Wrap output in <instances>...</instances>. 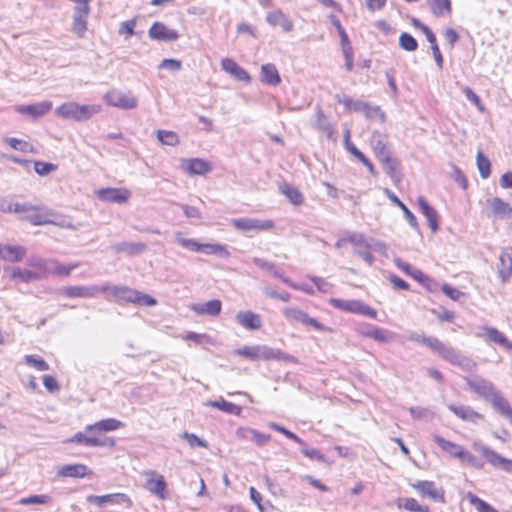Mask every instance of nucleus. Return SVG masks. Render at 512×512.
<instances>
[{
  "mask_svg": "<svg viewBox=\"0 0 512 512\" xmlns=\"http://www.w3.org/2000/svg\"><path fill=\"white\" fill-rule=\"evenodd\" d=\"M477 167L481 178L486 179L491 174V163L490 160L479 151L476 156Z\"/></svg>",
  "mask_w": 512,
  "mask_h": 512,
  "instance_id": "de8ad7c7",
  "label": "nucleus"
},
{
  "mask_svg": "<svg viewBox=\"0 0 512 512\" xmlns=\"http://www.w3.org/2000/svg\"><path fill=\"white\" fill-rule=\"evenodd\" d=\"M25 255V249L21 246H10L0 244V258L11 261L19 262Z\"/></svg>",
  "mask_w": 512,
  "mask_h": 512,
  "instance_id": "72a5a7b5",
  "label": "nucleus"
},
{
  "mask_svg": "<svg viewBox=\"0 0 512 512\" xmlns=\"http://www.w3.org/2000/svg\"><path fill=\"white\" fill-rule=\"evenodd\" d=\"M371 144L380 162L384 161L386 157H391L390 151L387 148L386 137L383 134L374 132L371 138Z\"/></svg>",
  "mask_w": 512,
  "mask_h": 512,
  "instance_id": "bb28decb",
  "label": "nucleus"
},
{
  "mask_svg": "<svg viewBox=\"0 0 512 512\" xmlns=\"http://www.w3.org/2000/svg\"><path fill=\"white\" fill-rule=\"evenodd\" d=\"M5 271L9 273L11 279L19 282L28 283L41 279V275H39L37 272L20 267H7Z\"/></svg>",
  "mask_w": 512,
  "mask_h": 512,
  "instance_id": "a878e982",
  "label": "nucleus"
},
{
  "mask_svg": "<svg viewBox=\"0 0 512 512\" xmlns=\"http://www.w3.org/2000/svg\"><path fill=\"white\" fill-rule=\"evenodd\" d=\"M108 289V284L102 286H66L61 288L60 292L62 295L69 298H92L97 296L99 293L108 292Z\"/></svg>",
  "mask_w": 512,
  "mask_h": 512,
  "instance_id": "0eeeda50",
  "label": "nucleus"
},
{
  "mask_svg": "<svg viewBox=\"0 0 512 512\" xmlns=\"http://www.w3.org/2000/svg\"><path fill=\"white\" fill-rule=\"evenodd\" d=\"M147 245L141 242H120L112 246L116 253H124L127 256L138 255L147 250Z\"/></svg>",
  "mask_w": 512,
  "mask_h": 512,
  "instance_id": "cd10ccee",
  "label": "nucleus"
},
{
  "mask_svg": "<svg viewBox=\"0 0 512 512\" xmlns=\"http://www.w3.org/2000/svg\"><path fill=\"white\" fill-rule=\"evenodd\" d=\"M463 379L472 392L485 399L486 401H488L497 391L492 382L478 375L472 377L464 376Z\"/></svg>",
  "mask_w": 512,
  "mask_h": 512,
  "instance_id": "6e6552de",
  "label": "nucleus"
},
{
  "mask_svg": "<svg viewBox=\"0 0 512 512\" xmlns=\"http://www.w3.org/2000/svg\"><path fill=\"white\" fill-rule=\"evenodd\" d=\"M222 69L234 77L238 81H242L245 83L251 82V77L248 72L239 66L234 60L230 58H225L221 61Z\"/></svg>",
  "mask_w": 512,
  "mask_h": 512,
  "instance_id": "aec40b11",
  "label": "nucleus"
},
{
  "mask_svg": "<svg viewBox=\"0 0 512 512\" xmlns=\"http://www.w3.org/2000/svg\"><path fill=\"white\" fill-rule=\"evenodd\" d=\"M59 477L83 478L92 474L88 467L84 464H68L62 466L58 470Z\"/></svg>",
  "mask_w": 512,
  "mask_h": 512,
  "instance_id": "b1692460",
  "label": "nucleus"
},
{
  "mask_svg": "<svg viewBox=\"0 0 512 512\" xmlns=\"http://www.w3.org/2000/svg\"><path fill=\"white\" fill-rule=\"evenodd\" d=\"M28 265L38 270L37 273L41 275V279L48 275L68 277L71 271L79 266L77 263L65 266L55 259H44L37 256L30 257Z\"/></svg>",
  "mask_w": 512,
  "mask_h": 512,
  "instance_id": "f257e3e1",
  "label": "nucleus"
},
{
  "mask_svg": "<svg viewBox=\"0 0 512 512\" xmlns=\"http://www.w3.org/2000/svg\"><path fill=\"white\" fill-rule=\"evenodd\" d=\"M365 116L371 120H377L380 123H384L386 121L385 113L381 110L379 106H373L371 104L368 105L366 109Z\"/></svg>",
  "mask_w": 512,
  "mask_h": 512,
  "instance_id": "4d7b16f0",
  "label": "nucleus"
},
{
  "mask_svg": "<svg viewBox=\"0 0 512 512\" xmlns=\"http://www.w3.org/2000/svg\"><path fill=\"white\" fill-rule=\"evenodd\" d=\"M176 241L184 248L194 251V252H200L202 249V243H199L195 239H189L183 237L181 234L176 235Z\"/></svg>",
  "mask_w": 512,
  "mask_h": 512,
  "instance_id": "6e6d98bb",
  "label": "nucleus"
},
{
  "mask_svg": "<svg viewBox=\"0 0 512 512\" xmlns=\"http://www.w3.org/2000/svg\"><path fill=\"white\" fill-rule=\"evenodd\" d=\"M104 100L109 106L123 110L135 109L138 106V99L132 92H122L118 89H112L107 92Z\"/></svg>",
  "mask_w": 512,
  "mask_h": 512,
  "instance_id": "423d86ee",
  "label": "nucleus"
},
{
  "mask_svg": "<svg viewBox=\"0 0 512 512\" xmlns=\"http://www.w3.org/2000/svg\"><path fill=\"white\" fill-rule=\"evenodd\" d=\"M386 193L389 197V199L394 202L397 206L400 207V210L403 211L406 220L408 221L409 225L416 231H420L419 223L416 218V216L408 209V207L390 190H386Z\"/></svg>",
  "mask_w": 512,
  "mask_h": 512,
  "instance_id": "f704fd0d",
  "label": "nucleus"
},
{
  "mask_svg": "<svg viewBox=\"0 0 512 512\" xmlns=\"http://www.w3.org/2000/svg\"><path fill=\"white\" fill-rule=\"evenodd\" d=\"M181 437L188 442V444L191 448H195V447L207 448L208 447V443L205 440L199 438L197 435H195L193 433L184 432L181 435Z\"/></svg>",
  "mask_w": 512,
  "mask_h": 512,
  "instance_id": "bf43d9fd",
  "label": "nucleus"
},
{
  "mask_svg": "<svg viewBox=\"0 0 512 512\" xmlns=\"http://www.w3.org/2000/svg\"><path fill=\"white\" fill-rule=\"evenodd\" d=\"M23 219L27 220L33 225H44L50 222L45 216L40 214L33 206L29 208L26 215L23 216Z\"/></svg>",
  "mask_w": 512,
  "mask_h": 512,
  "instance_id": "603ef678",
  "label": "nucleus"
},
{
  "mask_svg": "<svg viewBox=\"0 0 512 512\" xmlns=\"http://www.w3.org/2000/svg\"><path fill=\"white\" fill-rule=\"evenodd\" d=\"M395 265L402 270L407 275L411 276L413 279L418 281L419 283H424L425 281L429 280V277L425 275L421 270L414 268L412 265H410L407 262H404L400 258L395 259Z\"/></svg>",
  "mask_w": 512,
  "mask_h": 512,
  "instance_id": "e433bc0d",
  "label": "nucleus"
},
{
  "mask_svg": "<svg viewBox=\"0 0 512 512\" xmlns=\"http://www.w3.org/2000/svg\"><path fill=\"white\" fill-rule=\"evenodd\" d=\"M50 500V497L47 495H32L26 498H22L20 500V503L22 505H29V504H46Z\"/></svg>",
  "mask_w": 512,
  "mask_h": 512,
  "instance_id": "338daca9",
  "label": "nucleus"
},
{
  "mask_svg": "<svg viewBox=\"0 0 512 512\" xmlns=\"http://www.w3.org/2000/svg\"><path fill=\"white\" fill-rule=\"evenodd\" d=\"M108 291L117 300L135 303L138 299L137 290L131 289L127 286H109Z\"/></svg>",
  "mask_w": 512,
  "mask_h": 512,
  "instance_id": "2f4dec72",
  "label": "nucleus"
},
{
  "mask_svg": "<svg viewBox=\"0 0 512 512\" xmlns=\"http://www.w3.org/2000/svg\"><path fill=\"white\" fill-rule=\"evenodd\" d=\"M313 126L316 129L326 133L328 139L332 138L333 128H332L330 122L328 121L327 117L323 113V111H321V110L317 111Z\"/></svg>",
  "mask_w": 512,
  "mask_h": 512,
  "instance_id": "a19ab883",
  "label": "nucleus"
},
{
  "mask_svg": "<svg viewBox=\"0 0 512 512\" xmlns=\"http://www.w3.org/2000/svg\"><path fill=\"white\" fill-rule=\"evenodd\" d=\"M330 304L339 310L350 312L359 315H365L375 319L377 317V311L370 306L364 304L360 300H342L338 298H331Z\"/></svg>",
  "mask_w": 512,
  "mask_h": 512,
  "instance_id": "20e7f679",
  "label": "nucleus"
},
{
  "mask_svg": "<svg viewBox=\"0 0 512 512\" xmlns=\"http://www.w3.org/2000/svg\"><path fill=\"white\" fill-rule=\"evenodd\" d=\"M424 345L428 347L433 352L437 353L442 359L445 360L451 346L440 341L438 338L433 336H428L427 339H424Z\"/></svg>",
  "mask_w": 512,
  "mask_h": 512,
  "instance_id": "ea45409f",
  "label": "nucleus"
},
{
  "mask_svg": "<svg viewBox=\"0 0 512 512\" xmlns=\"http://www.w3.org/2000/svg\"><path fill=\"white\" fill-rule=\"evenodd\" d=\"M147 476H151L147 478L146 488L151 493L159 497L160 499H165V490L167 487L166 481L162 475H157L155 471H148L145 473Z\"/></svg>",
  "mask_w": 512,
  "mask_h": 512,
  "instance_id": "dca6fc26",
  "label": "nucleus"
},
{
  "mask_svg": "<svg viewBox=\"0 0 512 512\" xmlns=\"http://www.w3.org/2000/svg\"><path fill=\"white\" fill-rule=\"evenodd\" d=\"M467 500L469 503L474 506L478 512H498L491 505H489L484 500L480 499L477 495L468 493Z\"/></svg>",
  "mask_w": 512,
  "mask_h": 512,
  "instance_id": "09e8293b",
  "label": "nucleus"
},
{
  "mask_svg": "<svg viewBox=\"0 0 512 512\" xmlns=\"http://www.w3.org/2000/svg\"><path fill=\"white\" fill-rule=\"evenodd\" d=\"M384 166V170L387 175L394 181H400V175L397 172L398 162L392 157H386L384 161L381 162Z\"/></svg>",
  "mask_w": 512,
  "mask_h": 512,
  "instance_id": "8fccbe9b",
  "label": "nucleus"
},
{
  "mask_svg": "<svg viewBox=\"0 0 512 512\" xmlns=\"http://www.w3.org/2000/svg\"><path fill=\"white\" fill-rule=\"evenodd\" d=\"M24 361L27 365L34 367L38 371H48L50 369L49 364L37 355H26Z\"/></svg>",
  "mask_w": 512,
  "mask_h": 512,
  "instance_id": "864d4df0",
  "label": "nucleus"
},
{
  "mask_svg": "<svg viewBox=\"0 0 512 512\" xmlns=\"http://www.w3.org/2000/svg\"><path fill=\"white\" fill-rule=\"evenodd\" d=\"M449 363L458 366L466 372H473L477 369V363L471 358L461 354L458 350L451 346L446 358Z\"/></svg>",
  "mask_w": 512,
  "mask_h": 512,
  "instance_id": "4468645a",
  "label": "nucleus"
},
{
  "mask_svg": "<svg viewBox=\"0 0 512 512\" xmlns=\"http://www.w3.org/2000/svg\"><path fill=\"white\" fill-rule=\"evenodd\" d=\"M427 4L436 17L450 15L452 12L451 0H427Z\"/></svg>",
  "mask_w": 512,
  "mask_h": 512,
  "instance_id": "4c0bfd02",
  "label": "nucleus"
},
{
  "mask_svg": "<svg viewBox=\"0 0 512 512\" xmlns=\"http://www.w3.org/2000/svg\"><path fill=\"white\" fill-rule=\"evenodd\" d=\"M280 191L290 200L294 205H300L303 202V195L301 192L289 184L280 186Z\"/></svg>",
  "mask_w": 512,
  "mask_h": 512,
  "instance_id": "a18cd8bd",
  "label": "nucleus"
},
{
  "mask_svg": "<svg viewBox=\"0 0 512 512\" xmlns=\"http://www.w3.org/2000/svg\"><path fill=\"white\" fill-rule=\"evenodd\" d=\"M99 200L110 203H124L130 197V192L122 188H101L97 192Z\"/></svg>",
  "mask_w": 512,
  "mask_h": 512,
  "instance_id": "f8f14e48",
  "label": "nucleus"
},
{
  "mask_svg": "<svg viewBox=\"0 0 512 512\" xmlns=\"http://www.w3.org/2000/svg\"><path fill=\"white\" fill-rule=\"evenodd\" d=\"M135 26H136V19L135 18L131 19V20L124 21V22L121 23L118 32H119L120 35L125 34L127 37H130V36H132L135 33L134 32Z\"/></svg>",
  "mask_w": 512,
  "mask_h": 512,
  "instance_id": "774afa93",
  "label": "nucleus"
},
{
  "mask_svg": "<svg viewBox=\"0 0 512 512\" xmlns=\"http://www.w3.org/2000/svg\"><path fill=\"white\" fill-rule=\"evenodd\" d=\"M344 144L346 150L365 165L371 173H375L372 162L350 141V131H345Z\"/></svg>",
  "mask_w": 512,
  "mask_h": 512,
  "instance_id": "c756f323",
  "label": "nucleus"
},
{
  "mask_svg": "<svg viewBox=\"0 0 512 512\" xmlns=\"http://www.w3.org/2000/svg\"><path fill=\"white\" fill-rule=\"evenodd\" d=\"M260 80L269 86H277L281 83V76L273 63L261 66Z\"/></svg>",
  "mask_w": 512,
  "mask_h": 512,
  "instance_id": "393cba45",
  "label": "nucleus"
},
{
  "mask_svg": "<svg viewBox=\"0 0 512 512\" xmlns=\"http://www.w3.org/2000/svg\"><path fill=\"white\" fill-rule=\"evenodd\" d=\"M67 442L77 443L88 447H91V444H98L95 440H92V436H87L83 432H77L73 437L67 440Z\"/></svg>",
  "mask_w": 512,
  "mask_h": 512,
  "instance_id": "e2e57ef3",
  "label": "nucleus"
},
{
  "mask_svg": "<svg viewBox=\"0 0 512 512\" xmlns=\"http://www.w3.org/2000/svg\"><path fill=\"white\" fill-rule=\"evenodd\" d=\"M148 34L151 39L166 42L176 41L179 38V33L176 30L168 28L162 22H154Z\"/></svg>",
  "mask_w": 512,
  "mask_h": 512,
  "instance_id": "ddd939ff",
  "label": "nucleus"
},
{
  "mask_svg": "<svg viewBox=\"0 0 512 512\" xmlns=\"http://www.w3.org/2000/svg\"><path fill=\"white\" fill-rule=\"evenodd\" d=\"M268 427H270L271 429L276 430V431L282 433L287 438H289L290 440L295 441L296 443H298L300 445H305L304 441L301 438H299L295 433H293L292 431L286 429L283 426H280L279 424H277L275 422H270L268 424Z\"/></svg>",
  "mask_w": 512,
  "mask_h": 512,
  "instance_id": "13d9d810",
  "label": "nucleus"
},
{
  "mask_svg": "<svg viewBox=\"0 0 512 512\" xmlns=\"http://www.w3.org/2000/svg\"><path fill=\"white\" fill-rule=\"evenodd\" d=\"M99 112V105H79L76 102L64 103L56 109L58 116L79 122L86 121Z\"/></svg>",
  "mask_w": 512,
  "mask_h": 512,
  "instance_id": "f03ea898",
  "label": "nucleus"
},
{
  "mask_svg": "<svg viewBox=\"0 0 512 512\" xmlns=\"http://www.w3.org/2000/svg\"><path fill=\"white\" fill-rule=\"evenodd\" d=\"M200 252L208 254V255H219L223 258H227L230 256V252L227 250L225 245L222 244H202V249Z\"/></svg>",
  "mask_w": 512,
  "mask_h": 512,
  "instance_id": "49530a36",
  "label": "nucleus"
},
{
  "mask_svg": "<svg viewBox=\"0 0 512 512\" xmlns=\"http://www.w3.org/2000/svg\"><path fill=\"white\" fill-rule=\"evenodd\" d=\"M222 308L221 301L218 299L210 300L203 304H194L192 310L200 315L217 316L220 314Z\"/></svg>",
  "mask_w": 512,
  "mask_h": 512,
  "instance_id": "473e14b6",
  "label": "nucleus"
},
{
  "mask_svg": "<svg viewBox=\"0 0 512 512\" xmlns=\"http://www.w3.org/2000/svg\"><path fill=\"white\" fill-rule=\"evenodd\" d=\"M209 405L212 407L218 408L219 410H221L223 412L237 415V416H239L242 412V408L240 406H238L232 402H228L224 399H221L219 401H210Z\"/></svg>",
  "mask_w": 512,
  "mask_h": 512,
  "instance_id": "37998d69",
  "label": "nucleus"
},
{
  "mask_svg": "<svg viewBox=\"0 0 512 512\" xmlns=\"http://www.w3.org/2000/svg\"><path fill=\"white\" fill-rule=\"evenodd\" d=\"M412 486L422 496L429 497L435 502L443 503L445 501L443 490L437 488L435 483L432 481H417Z\"/></svg>",
  "mask_w": 512,
  "mask_h": 512,
  "instance_id": "2eb2a0df",
  "label": "nucleus"
},
{
  "mask_svg": "<svg viewBox=\"0 0 512 512\" xmlns=\"http://www.w3.org/2000/svg\"><path fill=\"white\" fill-rule=\"evenodd\" d=\"M433 439L444 451L448 452L453 457L462 458L463 451L465 450L462 446L448 441L439 435H434Z\"/></svg>",
  "mask_w": 512,
  "mask_h": 512,
  "instance_id": "58836bf2",
  "label": "nucleus"
},
{
  "mask_svg": "<svg viewBox=\"0 0 512 512\" xmlns=\"http://www.w3.org/2000/svg\"><path fill=\"white\" fill-rule=\"evenodd\" d=\"M123 426V423L115 418H107L95 422L93 424H89L85 427V432H91L95 434H100L102 432H110L115 431Z\"/></svg>",
  "mask_w": 512,
  "mask_h": 512,
  "instance_id": "412c9836",
  "label": "nucleus"
},
{
  "mask_svg": "<svg viewBox=\"0 0 512 512\" xmlns=\"http://www.w3.org/2000/svg\"><path fill=\"white\" fill-rule=\"evenodd\" d=\"M495 217L500 219L509 218L512 215V207L509 203L503 201L501 198L494 197L488 200Z\"/></svg>",
  "mask_w": 512,
  "mask_h": 512,
  "instance_id": "7c9ffc66",
  "label": "nucleus"
},
{
  "mask_svg": "<svg viewBox=\"0 0 512 512\" xmlns=\"http://www.w3.org/2000/svg\"><path fill=\"white\" fill-rule=\"evenodd\" d=\"M235 353L251 361L280 360L286 356L281 350L266 345L244 346L235 350Z\"/></svg>",
  "mask_w": 512,
  "mask_h": 512,
  "instance_id": "7ed1b4c3",
  "label": "nucleus"
},
{
  "mask_svg": "<svg viewBox=\"0 0 512 512\" xmlns=\"http://www.w3.org/2000/svg\"><path fill=\"white\" fill-rule=\"evenodd\" d=\"M232 225L240 231H267L274 227L272 220H260L256 218H238L232 220Z\"/></svg>",
  "mask_w": 512,
  "mask_h": 512,
  "instance_id": "9d476101",
  "label": "nucleus"
},
{
  "mask_svg": "<svg viewBox=\"0 0 512 512\" xmlns=\"http://www.w3.org/2000/svg\"><path fill=\"white\" fill-rule=\"evenodd\" d=\"M51 108V101H43L36 104L18 106L16 110L21 114L30 116L32 119H38L48 113Z\"/></svg>",
  "mask_w": 512,
  "mask_h": 512,
  "instance_id": "a211bd4d",
  "label": "nucleus"
},
{
  "mask_svg": "<svg viewBox=\"0 0 512 512\" xmlns=\"http://www.w3.org/2000/svg\"><path fill=\"white\" fill-rule=\"evenodd\" d=\"M448 409L464 421L476 423L483 419V415L473 410L470 406L449 404Z\"/></svg>",
  "mask_w": 512,
  "mask_h": 512,
  "instance_id": "5701e85b",
  "label": "nucleus"
},
{
  "mask_svg": "<svg viewBox=\"0 0 512 512\" xmlns=\"http://www.w3.org/2000/svg\"><path fill=\"white\" fill-rule=\"evenodd\" d=\"M247 433L251 435L250 440L258 446L265 445L271 438L269 434H262L257 430H248Z\"/></svg>",
  "mask_w": 512,
  "mask_h": 512,
  "instance_id": "69168bd1",
  "label": "nucleus"
},
{
  "mask_svg": "<svg viewBox=\"0 0 512 512\" xmlns=\"http://www.w3.org/2000/svg\"><path fill=\"white\" fill-rule=\"evenodd\" d=\"M283 315L290 323H301L305 326H311L316 330L323 331L325 326L315 318L310 317L306 312L297 307H287L283 310Z\"/></svg>",
  "mask_w": 512,
  "mask_h": 512,
  "instance_id": "1a4fd4ad",
  "label": "nucleus"
},
{
  "mask_svg": "<svg viewBox=\"0 0 512 512\" xmlns=\"http://www.w3.org/2000/svg\"><path fill=\"white\" fill-rule=\"evenodd\" d=\"M182 168L190 175H205L211 171V165L201 158L182 160Z\"/></svg>",
  "mask_w": 512,
  "mask_h": 512,
  "instance_id": "6ab92c4d",
  "label": "nucleus"
},
{
  "mask_svg": "<svg viewBox=\"0 0 512 512\" xmlns=\"http://www.w3.org/2000/svg\"><path fill=\"white\" fill-rule=\"evenodd\" d=\"M475 451L481 453L486 461L494 468L512 473V459L505 458L482 443H474Z\"/></svg>",
  "mask_w": 512,
  "mask_h": 512,
  "instance_id": "39448f33",
  "label": "nucleus"
},
{
  "mask_svg": "<svg viewBox=\"0 0 512 512\" xmlns=\"http://www.w3.org/2000/svg\"><path fill=\"white\" fill-rule=\"evenodd\" d=\"M57 166L52 163L34 161V170L40 176H46L56 170Z\"/></svg>",
  "mask_w": 512,
  "mask_h": 512,
  "instance_id": "680f3d73",
  "label": "nucleus"
},
{
  "mask_svg": "<svg viewBox=\"0 0 512 512\" xmlns=\"http://www.w3.org/2000/svg\"><path fill=\"white\" fill-rule=\"evenodd\" d=\"M417 202L422 214L426 217L432 232H437L439 229L437 211L428 203V201L423 196L418 197Z\"/></svg>",
  "mask_w": 512,
  "mask_h": 512,
  "instance_id": "4be33fe9",
  "label": "nucleus"
},
{
  "mask_svg": "<svg viewBox=\"0 0 512 512\" xmlns=\"http://www.w3.org/2000/svg\"><path fill=\"white\" fill-rule=\"evenodd\" d=\"M237 322L249 330H257L261 327V317L252 311H242L236 315Z\"/></svg>",
  "mask_w": 512,
  "mask_h": 512,
  "instance_id": "c85d7f7f",
  "label": "nucleus"
},
{
  "mask_svg": "<svg viewBox=\"0 0 512 512\" xmlns=\"http://www.w3.org/2000/svg\"><path fill=\"white\" fill-rule=\"evenodd\" d=\"M400 47L408 52H413L418 48L417 40L409 33L403 32L399 37Z\"/></svg>",
  "mask_w": 512,
  "mask_h": 512,
  "instance_id": "3c124183",
  "label": "nucleus"
},
{
  "mask_svg": "<svg viewBox=\"0 0 512 512\" xmlns=\"http://www.w3.org/2000/svg\"><path fill=\"white\" fill-rule=\"evenodd\" d=\"M393 333L376 327L375 330H373L372 338L373 340L379 342V343H388L392 339Z\"/></svg>",
  "mask_w": 512,
  "mask_h": 512,
  "instance_id": "0e129e2a",
  "label": "nucleus"
},
{
  "mask_svg": "<svg viewBox=\"0 0 512 512\" xmlns=\"http://www.w3.org/2000/svg\"><path fill=\"white\" fill-rule=\"evenodd\" d=\"M485 331L491 342L497 343L507 349H512V343L499 330L493 327H486Z\"/></svg>",
  "mask_w": 512,
  "mask_h": 512,
  "instance_id": "79ce46f5",
  "label": "nucleus"
},
{
  "mask_svg": "<svg viewBox=\"0 0 512 512\" xmlns=\"http://www.w3.org/2000/svg\"><path fill=\"white\" fill-rule=\"evenodd\" d=\"M156 135H157V139L163 145L174 147V146H177L180 142L178 134L174 131L157 130Z\"/></svg>",
  "mask_w": 512,
  "mask_h": 512,
  "instance_id": "c03bdc74",
  "label": "nucleus"
},
{
  "mask_svg": "<svg viewBox=\"0 0 512 512\" xmlns=\"http://www.w3.org/2000/svg\"><path fill=\"white\" fill-rule=\"evenodd\" d=\"M329 19H330L332 25L336 28L337 33L340 36L341 47L351 44L350 40L348 38V35H347L345 29L343 28V26L341 25L340 20L337 18V16L332 14L329 16Z\"/></svg>",
  "mask_w": 512,
  "mask_h": 512,
  "instance_id": "5fc2aeb1",
  "label": "nucleus"
},
{
  "mask_svg": "<svg viewBox=\"0 0 512 512\" xmlns=\"http://www.w3.org/2000/svg\"><path fill=\"white\" fill-rule=\"evenodd\" d=\"M497 272L502 282H506L512 276V247H506L501 251Z\"/></svg>",
  "mask_w": 512,
  "mask_h": 512,
  "instance_id": "f3484780",
  "label": "nucleus"
},
{
  "mask_svg": "<svg viewBox=\"0 0 512 512\" xmlns=\"http://www.w3.org/2000/svg\"><path fill=\"white\" fill-rule=\"evenodd\" d=\"M402 507L411 512H430L427 506L420 505L414 498L404 499V504Z\"/></svg>",
  "mask_w": 512,
  "mask_h": 512,
  "instance_id": "052dcab7",
  "label": "nucleus"
},
{
  "mask_svg": "<svg viewBox=\"0 0 512 512\" xmlns=\"http://www.w3.org/2000/svg\"><path fill=\"white\" fill-rule=\"evenodd\" d=\"M88 503L103 506L105 503H112L117 505H125L126 508L132 507L131 499L124 493H113L106 495H89L86 498Z\"/></svg>",
  "mask_w": 512,
  "mask_h": 512,
  "instance_id": "9b49d317",
  "label": "nucleus"
},
{
  "mask_svg": "<svg viewBox=\"0 0 512 512\" xmlns=\"http://www.w3.org/2000/svg\"><path fill=\"white\" fill-rule=\"evenodd\" d=\"M493 408L503 416L512 415V407L509 402L503 397L500 391H496L491 398L488 400Z\"/></svg>",
  "mask_w": 512,
  "mask_h": 512,
  "instance_id": "c9c22d12",
  "label": "nucleus"
}]
</instances>
